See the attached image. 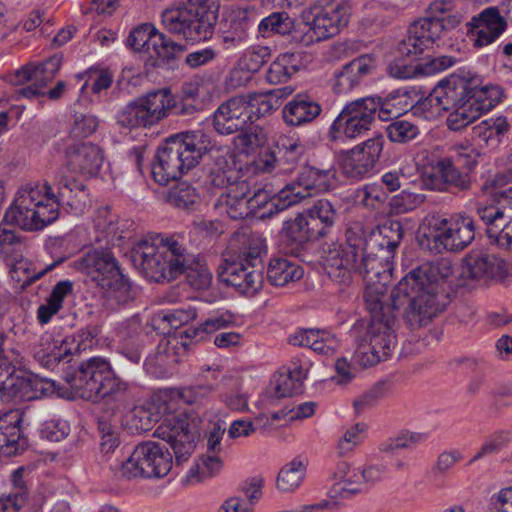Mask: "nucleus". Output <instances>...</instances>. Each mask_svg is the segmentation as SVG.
<instances>
[{
	"label": "nucleus",
	"instance_id": "obj_1",
	"mask_svg": "<svg viewBox=\"0 0 512 512\" xmlns=\"http://www.w3.org/2000/svg\"><path fill=\"white\" fill-rule=\"evenodd\" d=\"M453 266L447 259L425 263L407 273L390 294L394 307L407 304L404 320L410 330L427 326L451 303L448 280Z\"/></svg>",
	"mask_w": 512,
	"mask_h": 512
},
{
	"label": "nucleus",
	"instance_id": "obj_2",
	"mask_svg": "<svg viewBox=\"0 0 512 512\" xmlns=\"http://www.w3.org/2000/svg\"><path fill=\"white\" fill-rule=\"evenodd\" d=\"M66 384V399L102 402L104 414L98 420L101 451L114 452L119 438L110 416L124 406L126 383L116 377L107 361L90 359L76 367L72 364L66 367Z\"/></svg>",
	"mask_w": 512,
	"mask_h": 512
},
{
	"label": "nucleus",
	"instance_id": "obj_3",
	"mask_svg": "<svg viewBox=\"0 0 512 512\" xmlns=\"http://www.w3.org/2000/svg\"><path fill=\"white\" fill-rule=\"evenodd\" d=\"M485 87H478L474 78L452 75L438 83L428 96L430 105L449 111L447 125L458 131L490 111L495 103L487 96Z\"/></svg>",
	"mask_w": 512,
	"mask_h": 512
},
{
	"label": "nucleus",
	"instance_id": "obj_4",
	"mask_svg": "<svg viewBox=\"0 0 512 512\" xmlns=\"http://www.w3.org/2000/svg\"><path fill=\"white\" fill-rule=\"evenodd\" d=\"M263 242L246 233H234L218 267V279L240 294L254 296L263 284Z\"/></svg>",
	"mask_w": 512,
	"mask_h": 512
},
{
	"label": "nucleus",
	"instance_id": "obj_5",
	"mask_svg": "<svg viewBox=\"0 0 512 512\" xmlns=\"http://www.w3.org/2000/svg\"><path fill=\"white\" fill-rule=\"evenodd\" d=\"M213 144L202 131H189L172 135L157 150L152 164V175L160 185L178 180L196 167L201 159L210 157Z\"/></svg>",
	"mask_w": 512,
	"mask_h": 512
},
{
	"label": "nucleus",
	"instance_id": "obj_6",
	"mask_svg": "<svg viewBox=\"0 0 512 512\" xmlns=\"http://www.w3.org/2000/svg\"><path fill=\"white\" fill-rule=\"evenodd\" d=\"M131 260L147 279L158 283L175 280L181 265L192 261L187 249L178 241L159 235L137 242L132 248Z\"/></svg>",
	"mask_w": 512,
	"mask_h": 512
},
{
	"label": "nucleus",
	"instance_id": "obj_7",
	"mask_svg": "<svg viewBox=\"0 0 512 512\" xmlns=\"http://www.w3.org/2000/svg\"><path fill=\"white\" fill-rule=\"evenodd\" d=\"M370 236H364L363 228L355 225L346 230V243L336 245L325 252L324 268L329 278L343 286L352 281V273H369L370 256H376V249L369 245Z\"/></svg>",
	"mask_w": 512,
	"mask_h": 512
},
{
	"label": "nucleus",
	"instance_id": "obj_8",
	"mask_svg": "<svg viewBox=\"0 0 512 512\" xmlns=\"http://www.w3.org/2000/svg\"><path fill=\"white\" fill-rule=\"evenodd\" d=\"M366 308L371 316V326L368 331L369 345L361 346V363L364 366H373L388 357L396 345V336L393 326L396 322L394 307L390 295L386 297L372 290L364 294Z\"/></svg>",
	"mask_w": 512,
	"mask_h": 512
},
{
	"label": "nucleus",
	"instance_id": "obj_9",
	"mask_svg": "<svg viewBox=\"0 0 512 512\" xmlns=\"http://www.w3.org/2000/svg\"><path fill=\"white\" fill-rule=\"evenodd\" d=\"M218 11L217 0H187L177 8L164 10L162 24L168 32L187 41H206L214 34Z\"/></svg>",
	"mask_w": 512,
	"mask_h": 512
},
{
	"label": "nucleus",
	"instance_id": "obj_10",
	"mask_svg": "<svg viewBox=\"0 0 512 512\" xmlns=\"http://www.w3.org/2000/svg\"><path fill=\"white\" fill-rule=\"evenodd\" d=\"M476 223L470 216H458L450 220L440 216L426 217L419 227V244L432 252L462 251L475 238Z\"/></svg>",
	"mask_w": 512,
	"mask_h": 512
},
{
	"label": "nucleus",
	"instance_id": "obj_11",
	"mask_svg": "<svg viewBox=\"0 0 512 512\" xmlns=\"http://www.w3.org/2000/svg\"><path fill=\"white\" fill-rule=\"evenodd\" d=\"M172 466V455L165 445L146 441L138 444L130 456L122 461L119 472L126 479L161 478L170 472Z\"/></svg>",
	"mask_w": 512,
	"mask_h": 512
},
{
	"label": "nucleus",
	"instance_id": "obj_12",
	"mask_svg": "<svg viewBox=\"0 0 512 512\" xmlns=\"http://www.w3.org/2000/svg\"><path fill=\"white\" fill-rule=\"evenodd\" d=\"M200 419L191 414H179L165 418L154 434L170 446L176 465L189 459L200 436Z\"/></svg>",
	"mask_w": 512,
	"mask_h": 512
},
{
	"label": "nucleus",
	"instance_id": "obj_13",
	"mask_svg": "<svg viewBox=\"0 0 512 512\" xmlns=\"http://www.w3.org/2000/svg\"><path fill=\"white\" fill-rule=\"evenodd\" d=\"M477 215L489 238L501 248L512 250V187L494 195V203L478 206Z\"/></svg>",
	"mask_w": 512,
	"mask_h": 512
},
{
	"label": "nucleus",
	"instance_id": "obj_14",
	"mask_svg": "<svg viewBox=\"0 0 512 512\" xmlns=\"http://www.w3.org/2000/svg\"><path fill=\"white\" fill-rule=\"evenodd\" d=\"M349 7L343 1H327L303 12L305 27L311 25L316 41L333 37L348 24Z\"/></svg>",
	"mask_w": 512,
	"mask_h": 512
},
{
	"label": "nucleus",
	"instance_id": "obj_15",
	"mask_svg": "<svg viewBox=\"0 0 512 512\" xmlns=\"http://www.w3.org/2000/svg\"><path fill=\"white\" fill-rule=\"evenodd\" d=\"M127 44L137 52L151 54L152 49L159 58L166 61L180 58L186 50L184 45L176 43L148 23L133 29L127 38Z\"/></svg>",
	"mask_w": 512,
	"mask_h": 512
},
{
	"label": "nucleus",
	"instance_id": "obj_16",
	"mask_svg": "<svg viewBox=\"0 0 512 512\" xmlns=\"http://www.w3.org/2000/svg\"><path fill=\"white\" fill-rule=\"evenodd\" d=\"M442 27L438 16L424 17L414 21L408 28L406 38L398 44L399 55L410 57L422 54L440 38Z\"/></svg>",
	"mask_w": 512,
	"mask_h": 512
},
{
	"label": "nucleus",
	"instance_id": "obj_17",
	"mask_svg": "<svg viewBox=\"0 0 512 512\" xmlns=\"http://www.w3.org/2000/svg\"><path fill=\"white\" fill-rule=\"evenodd\" d=\"M382 148L383 138L376 136L346 151L341 156L343 173L349 178H362L374 167Z\"/></svg>",
	"mask_w": 512,
	"mask_h": 512
},
{
	"label": "nucleus",
	"instance_id": "obj_18",
	"mask_svg": "<svg viewBox=\"0 0 512 512\" xmlns=\"http://www.w3.org/2000/svg\"><path fill=\"white\" fill-rule=\"evenodd\" d=\"M248 101L240 95L223 102L213 116L215 130L222 135H231L244 130L253 117Z\"/></svg>",
	"mask_w": 512,
	"mask_h": 512
},
{
	"label": "nucleus",
	"instance_id": "obj_19",
	"mask_svg": "<svg viewBox=\"0 0 512 512\" xmlns=\"http://www.w3.org/2000/svg\"><path fill=\"white\" fill-rule=\"evenodd\" d=\"M463 275L503 280L512 276V264L494 254L473 250L464 258Z\"/></svg>",
	"mask_w": 512,
	"mask_h": 512
},
{
	"label": "nucleus",
	"instance_id": "obj_20",
	"mask_svg": "<svg viewBox=\"0 0 512 512\" xmlns=\"http://www.w3.org/2000/svg\"><path fill=\"white\" fill-rule=\"evenodd\" d=\"M103 161V150L91 142L80 141L66 149V169L83 178L95 176Z\"/></svg>",
	"mask_w": 512,
	"mask_h": 512
},
{
	"label": "nucleus",
	"instance_id": "obj_21",
	"mask_svg": "<svg viewBox=\"0 0 512 512\" xmlns=\"http://www.w3.org/2000/svg\"><path fill=\"white\" fill-rule=\"evenodd\" d=\"M468 27V34L475 46L483 47L492 43L506 30L507 21L500 15L497 7H489L474 16Z\"/></svg>",
	"mask_w": 512,
	"mask_h": 512
},
{
	"label": "nucleus",
	"instance_id": "obj_22",
	"mask_svg": "<svg viewBox=\"0 0 512 512\" xmlns=\"http://www.w3.org/2000/svg\"><path fill=\"white\" fill-rule=\"evenodd\" d=\"M72 266L86 273L99 286L120 270L117 260L107 249H91L74 261Z\"/></svg>",
	"mask_w": 512,
	"mask_h": 512
},
{
	"label": "nucleus",
	"instance_id": "obj_23",
	"mask_svg": "<svg viewBox=\"0 0 512 512\" xmlns=\"http://www.w3.org/2000/svg\"><path fill=\"white\" fill-rule=\"evenodd\" d=\"M477 160L470 154H459L455 159L443 158L438 161V171L444 174L446 188L454 187L459 191L471 189L470 172L476 167Z\"/></svg>",
	"mask_w": 512,
	"mask_h": 512
},
{
	"label": "nucleus",
	"instance_id": "obj_24",
	"mask_svg": "<svg viewBox=\"0 0 512 512\" xmlns=\"http://www.w3.org/2000/svg\"><path fill=\"white\" fill-rule=\"evenodd\" d=\"M62 66V56L54 55L43 62H30L14 73L12 82L15 85H23L30 82L39 88L50 83Z\"/></svg>",
	"mask_w": 512,
	"mask_h": 512
},
{
	"label": "nucleus",
	"instance_id": "obj_25",
	"mask_svg": "<svg viewBox=\"0 0 512 512\" xmlns=\"http://www.w3.org/2000/svg\"><path fill=\"white\" fill-rule=\"evenodd\" d=\"M335 170L305 166L295 181L296 196L308 198L330 190Z\"/></svg>",
	"mask_w": 512,
	"mask_h": 512
},
{
	"label": "nucleus",
	"instance_id": "obj_26",
	"mask_svg": "<svg viewBox=\"0 0 512 512\" xmlns=\"http://www.w3.org/2000/svg\"><path fill=\"white\" fill-rule=\"evenodd\" d=\"M404 230L401 222L397 220H386L378 225L376 230L370 232L369 245L376 249V256L380 254L382 259H389L401 243Z\"/></svg>",
	"mask_w": 512,
	"mask_h": 512
},
{
	"label": "nucleus",
	"instance_id": "obj_27",
	"mask_svg": "<svg viewBox=\"0 0 512 512\" xmlns=\"http://www.w3.org/2000/svg\"><path fill=\"white\" fill-rule=\"evenodd\" d=\"M57 396L58 398L64 397V392L55 381L50 379H40L33 375L21 373L17 391H15V398L23 401H31L43 396Z\"/></svg>",
	"mask_w": 512,
	"mask_h": 512
},
{
	"label": "nucleus",
	"instance_id": "obj_28",
	"mask_svg": "<svg viewBox=\"0 0 512 512\" xmlns=\"http://www.w3.org/2000/svg\"><path fill=\"white\" fill-rule=\"evenodd\" d=\"M321 112L320 105L307 94H297L283 108V119L291 126L313 121Z\"/></svg>",
	"mask_w": 512,
	"mask_h": 512
},
{
	"label": "nucleus",
	"instance_id": "obj_29",
	"mask_svg": "<svg viewBox=\"0 0 512 512\" xmlns=\"http://www.w3.org/2000/svg\"><path fill=\"white\" fill-rule=\"evenodd\" d=\"M369 62V58L362 56L344 65L340 71L335 73L334 92L336 94L350 92L360 83L363 76L368 74L370 70Z\"/></svg>",
	"mask_w": 512,
	"mask_h": 512
},
{
	"label": "nucleus",
	"instance_id": "obj_30",
	"mask_svg": "<svg viewBox=\"0 0 512 512\" xmlns=\"http://www.w3.org/2000/svg\"><path fill=\"white\" fill-rule=\"evenodd\" d=\"M22 418L18 411L0 413V454L10 456L20 449V428Z\"/></svg>",
	"mask_w": 512,
	"mask_h": 512
},
{
	"label": "nucleus",
	"instance_id": "obj_31",
	"mask_svg": "<svg viewBox=\"0 0 512 512\" xmlns=\"http://www.w3.org/2000/svg\"><path fill=\"white\" fill-rule=\"evenodd\" d=\"M104 291V297L109 305H126L136 297V290L130 280L121 272L114 274L108 280H104L100 286Z\"/></svg>",
	"mask_w": 512,
	"mask_h": 512
},
{
	"label": "nucleus",
	"instance_id": "obj_32",
	"mask_svg": "<svg viewBox=\"0 0 512 512\" xmlns=\"http://www.w3.org/2000/svg\"><path fill=\"white\" fill-rule=\"evenodd\" d=\"M253 16L254 13L245 8L232 10L226 18L227 28L223 32V41L234 46L243 43L252 25Z\"/></svg>",
	"mask_w": 512,
	"mask_h": 512
},
{
	"label": "nucleus",
	"instance_id": "obj_33",
	"mask_svg": "<svg viewBox=\"0 0 512 512\" xmlns=\"http://www.w3.org/2000/svg\"><path fill=\"white\" fill-rule=\"evenodd\" d=\"M250 194V185L245 180L230 182L227 185L226 190L221 193V197H226L225 203L229 207V214L232 218H244L249 215L247 200Z\"/></svg>",
	"mask_w": 512,
	"mask_h": 512
},
{
	"label": "nucleus",
	"instance_id": "obj_34",
	"mask_svg": "<svg viewBox=\"0 0 512 512\" xmlns=\"http://www.w3.org/2000/svg\"><path fill=\"white\" fill-rule=\"evenodd\" d=\"M139 98L154 125L169 116V101L172 100V93L169 89L153 90Z\"/></svg>",
	"mask_w": 512,
	"mask_h": 512
},
{
	"label": "nucleus",
	"instance_id": "obj_35",
	"mask_svg": "<svg viewBox=\"0 0 512 512\" xmlns=\"http://www.w3.org/2000/svg\"><path fill=\"white\" fill-rule=\"evenodd\" d=\"M192 261L180 267L179 276L185 274L187 283L195 290H206L212 282V274L202 259L188 252Z\"/></svg>",
	"mask_w": 512,
	"mask_h": 512
},
{
	"label": "nucleus",
	"instance_id": "obj_36",
	"mask_svg": "<svg viewBox=\"0 0 512 512\" xmlns=\"http://www.w3.org/2000/svg\"><path fill=\"white\" fill-rule=\"evenodd\" d=\"M303 269L283 258L272 259L267 270L268 281L274 286H284L301 279Z\"/></svg>",
	"mask_w": 512,
	"mask_h": 512
},
{
	"label": "nucleus",
	"instance_id": "obj_37",
	"mask_svg": "<svg viewBox=\"0 0 512 512\" xmlns=\"http://www.w3.org/2000/svg\"><path fill=\"white\" fill-rule=\"evenodd\" d=\"M378 107L379 102L374 97L359 98L345 105L340 115L371 126L375 120Z\"/></svg>",
	"mask_w": 512,
	"mask_h": 512
},
{
	"label": "nucleus",
	"instance_id": "obj_38",
	"mask_svg": "<svg viewBox=\"0 0 512 512\" xmlns=\"http://www.w3.org/2000/svg\"><path fill=\"white\" fill-rule=\"evenodd\" d=\"M281 237L287 245L291 246V252L298 251L310 241L309 228H307L304 214L299 213L294 219L285 221Z\"/></svg>",
	"mask_w": 512,
	"mask_h": 512
},
{
	"label": "nucleus",
	"instance_id": "obj_39",
	"mask_svg": "<svg viewBox=\"0 0 512 512\" xmlns=\"http://www.w3.org/2000/svg\"><path fill=\"white\" fill-rule=\"evenodd\" d=\"M307 464L299 459H293L284 465L276 479V487L282 492H293L302 483L306 475Z\"/></svg>",
	"mask_w": 512,
	"mask_h": 512
},
{
	"label": "nucleus",
	"instance_id": "obj_40",
	"mask_svg": "<svg viewBox=\"0 0 512 512\" xmlns=\"http://www.w3.org/2000/svg\"><path fill=\"white\" fill-rule=\"evenodd\" d=\"M117 122L125 128L154 126L140 98L130 102L117 116Z\"/></svg>",
	"mask_w": 512,
	"mask_h": 512
},
{
	"label": "nucleus",
	"instance_id": "obj_41",
	"mask_svg": "<svg viewBox=\"0 0 512 512\" xmlns=\"http://www.w3.org/2000/svg\"><path fill=\"white\" fill-rule=\"evenodd\" d=\"M333 479L338 480L332 488V497H346L360 492L358 488L350 487L356 483V474L351 470V466L346 461H340L336 464L332 474Z\"/></svg>",
	"mask_w": 512,
	"mask_h": 512
},
{
	"label": "nucleus",
	"instance_id": "obj_42",
	"mask_svg": "<svg viewBox=\"0 0 512 512\" xmlns=\"http://www.w3.org/2000/svg\"><path fill=\"white\" fill-rule=\"evenodd\" d=\"M21 373L16 371L3 350L0 353V398L2 400L9 401L15 398Z\"/></svg>",
	"mask_w": 512,
	"mask_h": 512
},
{
	"label": "nucleus",
	"instance_id": "obj_43",
	"mask_svg": "<svg viewBox=\"0 0 512 512\" xmlns=\"http://www.w3.org/2000/svg\"><path fill=\"white\" fill-rule=\"evenodd\" d=\"M294 61V53L281 54L271 63L266 74L267 81L271 84L286 82L291 75L298 71V67L294 64Z\"/></svg>",
	"mask_w": 512,
	"mask_h": 512
},
{
	"label": "nucleus",
	"instance_id": "obj_44",
	"mask_svg": "<svg viewBox=\"0 0 512 512\" xmlns=\"http://www.w3.org/2000/svg\"><path fill=\"white\" fill-rule=\"evenodd\" d=\"M168 201L179 209L191 211L199 205L200 196L191 184L180 182L170 191Z\"/></svg>",
	"mask_w": 512,
	"mask_h": 512
},
{
	"label": "nucleus",
	"instance_id": "obj_45",
	"mask_svg": "<svg viewBox=\"0 0 512 512\" xmlns=\"http://www.w3.org/2000/svg\"><path fill=\"white\" fill-rule=\"evenodd\" d=\"M63 261H64V258L59 257L57 260H55L51 264L47 265L45 268H43L39 272L32 274L29 271V265H30L29 261L21 257L20 259H17L14 264H9L10 265V275L14 280H17L18 282H22L24 285L30 284V283L40 279L42 276L49 273L50 271H52L55 267L62 264Z\"/></svg>",
	"mask_w": 512,
	"mask_h": 512
},
{
	"label": "nucleus",
	"instance_id": "obj_46",
	"mask_svg": "<svg viewBox=\"0 0 512 512\" xmlns=\"http://www.w3.org/2000/svg\"><path fill=\"white\" fill-rule=\"evenodd\" d=\"M370 127L369 125L355 122L339 114L330 128V137L332 140H337L342 137L354 139L367 133Z\"/></svg>",
	"mask_w": 512,
	"mask_h": 512
},
{
	"label": "nucleus",
	"instance_id": "obj_47",
	"mask_svg": "<svg viewBox=\"0 0 512 512\" xmlns=\"http://www.w3.org/2000/svg\"><path fill=\"white\" fill-rule=\"evenodd\" d=\"M73 122L69 132L71 139H82L92 135L98 128V119L90 112L73 110Z\"/></svg>",
	"mask_w": 512,
	"mask_h": 512
},
{
	"label": "nucleus",
	"instance_id": "obj_48",
	"mask_svg": "<svg viewBox=\"0 0 512 512\" xmlns=\"http://www.w3.org/2000/svg\"><path fill=\"white\" fill-rule=\"evenodd\" d=\"M386 132L391 142L401 144L415 140L420 134V130L416 124L404 119L392 121L386 127Z\"/></svg>",
	"mask_w": 512,
	"mask_h": 512
},
{
	"label": "nucleus",
	"instance_id": "obj_49",
	"mask_svg": "<svg viewBox=\"0 0 512 512\" xmlns=\"http://www.w3.org/2000/svg\"><path fill=\"white\" fill-rule=\"evenodd\" d=\"M4 220L9 224H14L23 230H37L35 219V210L22 209L20 205L14 204L6 211Z\"/></svg>",
	"mask_w": 512,
	"mask_h": 512
},
{
	"label": "nucleus",
	"instance_id": "obj_50",
	"mask_svg": "<svg viewBox=\"0 0 512 512\" xmlns=\"http://www.w3.org/2000/svg\"><path fill=\"white\" fill-rule=\"evenodd\" d=\"M64 299V280L59 281L53 288L46 304H42L38 308L37 317L40 323L46 324L52 316L61 308Z\"/></svg>",
	"mask_w": 512,
	"mask_h": 512
},
{
	"label": "nucleus",
	"instance_id": "obj_51",
	"mask_svg": "<svg viewBox=\"0 0 512 512\" xmlns=\"http://www.w3.org/2000/svg\"><path fill=\"white\" fill-rule=\"evenodd\" d=\"M293 27V21L284 12H275L261 20L258 25L259 32L265 37L267 33L285 35Z\"/></svg>",
	"mask_w": 512,
	"mask_h": 512
},
{
	"label": "nucleus",
	"instance_id": "obj_52",
	"mask_svg": "<svg viewBox=\"0 0 512 512\" xmlns=\"http://www.w3.org/2000/svg\"><path fill=\"white\" fill-rule=\"evenodd\" d=\"M271 50L266 46H257L248 50L240 60L242 69L256 73L270 59Z\"/></svg>",
	"mask_w": 512,
	"mask_h": 512
},
{
	"label": "nucleus",
	"instance_id": "obj_53",
	"mask_svg": "<svg viewBox=\"0 0 512 512\" xmlns=\"http://www.w3.org/2000/svg\"><path fill=\"white\" fill-rule=\"evenodd\" d=\"M278 168L281 171H291L295 168L298 160L303 154V148L296 142L283 143L277 147Z\"/></svg>",
	"mask_w": 512,
	"mask_h": 512
},
{
	"label": "nucleus",
	"instance_id": "obj_54",
	"mask_svg": "<svg viewBox=\"0 0 512 512\" xmlns=\"http://www.w3.org/2000/svg\"><path fill=\"white\" fill-rule=\"evenodd\" d=\"M59 214V202L54 197H50L49 192L46 191V199L35 210L37 230L54 222L59 217Z\"/></svg>",
	"mask_w": 512,
	"mask_h": 512
},
{
	"label": "nucleus",
	"instance_id": "obj_55",
	"mask_svg": "<svg viewBox=\"0 0 512 512\" xmlns=\"http://www.w3.org/2000/svg\"><path fill=\"white\" fill-rule=\"evenodd\" d=\"M158 420L157 413H153L144 407H136L132 411L128 424L131 430L146 432L151 430Z\"/></svg>",
	"mask_w": 512,
	"mask_h": 512
},
{
	"label": "nucleus",
	"instance_id": "obj_56",
	"mask_svg": "<svg viewBox=\"0 0 512 512\" xmlns=\"http://www.w3.org/2000/svg\"><path fill=\"white\" fill-rule=\"evenodd\" d=\"M46 199V193L43 194L38 185H25L18 191V196L14 204L20 205L22 209L36 210Z\"/></svg>",
	"mask_w": 512,
	"mask_h": 512
},
{
	"label": "nucleus",
	"instance_id": "obj_57",
	"mask_svg": "<svg viewBox=\"0 0 512 512\" xmlns=\"http://www.w3.org/2000/svg\"><path fill=\"white\" fill-rule=\"evenodd\" d=\"M240 145L247 150H252L256 147L262 146L267 139L264 129L258 125H254L252 119L247 124V127L240 131L237 137Z\"/></svg>",
	"mask_w": 512,
	"mask_h": 512
},
{
	"label": "nucleus",
	"instance_id": "obj_58",
	"mask_svg": "<svg viewBox=\"0 0 512 512\" xmlns=\"http://www.w3.org/2000/svg\"><path fill=\"white\" fill-rule=\"evenodd\" d=\"M242 96L249 100V110L253 111V114H257V117L270 113L274 109L275 104H277V100H272V91L249 93Z\"/></svg>",
	"mask_w": 512,
	"mask_h": 512
},
{
	"label": "nucleus",
	"instance_id": "obj_59",
	"mask_svg": "<svg viewBox=\"0 0 512 512\" xmlns=\"http://www.w3.org/2000/svg\"><path fill=\"white\" fill-rule=\"evenodd\" d=\"M310 215L318 219L321 224L331 227L336 219L337 213L332 204L328 200H318L308 212Z\"/></svg>",
	"mask_w": 512,
	"mask_h": 512
},
{
	"label": "nucleus",
	"instance_id": "obj_60",
	"mask_svg": "<svg viewBox=\"0 0 512 512\" xmlns=\"http://www.w3.org/2000/svg\"><path fill=\"white\" fill-rule=\"evenodd\" d=\"M389 74L398 79H407L419 74L418 64L412 65L402 57L395 58L387 68Z\"/></svg>",
	"mask_w": 512,
	"mask_h": 512
},
{
	"label": "nucleus",
	"instance_id": "obj_61",
	"mask_svg": "<svg viewBox=\"0 0 512 512\" xmlns=\"http://www.w3.org/2000/svg\"><path fill=\"white\" fill-rule=\"evenodd\" d=\"M454 63L455 59L451 56L429 58L424 63L418 64L419 74L432 75L451 67Z\"/></svg>",
	"mask_w": 512,
	"mask_h": 512
},
{
	"label": "nucleus",
	"instance_id": "obj_62",
	"mask_svg": "<svg viewBox=\"0 0 512 512\" xmlns=\"http://www.w3.org/2000/svg\"><path fill=\"white\" fill-rule=\"evenodd\" d=\"M337 344L334 336H331L325 330H320V336L311 342L310 348L318 354L330 356L334 354Z\"/></svg>",
	"mask_w": 512,
	"mask_h": 512
},
{
	"label": "nucleus",
	"instance_id": "obj_63",
	"mask_svg": "<svg viewBox=\"0 0 512 512\" xmlns=\"http://www.w3.org/2000/svg\"><path fill=\"white\" fill-rule=\"evenodd\" d=\"M383 396L384 383H377L373 388L354 401V408L357 413H360L365 408L373 406Z\"/></svg>",
	"mask_w": 512,
	"mask_h": 512
},
{
	"label": "nucleus",
	"instance_id": "obj_64",
	"mask_svg": "<svg viewBox=\"0 0 512 512\" xmlns=\"http://www.w3.org/2000/svg\"><path fill=\"white\" fill-rule=\"evenodd\" d=\"M301 383L295 382L287 374H279L276 378L275 394L278 398H284L299 393Z\"/></svg>",
	"mask_w": 512,
	"mask_h": 512
}]
</instances>
